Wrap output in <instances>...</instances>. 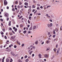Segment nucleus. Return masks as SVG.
<instances>
[{"label": "nucleus", "mask_w": 62, "mask_h": 62, "mask_svg": "<svg viewBox=\"0 0 62 62\" xmlns=\"http://www.w3.org/2000/svg\"><path fill=\"white\" fill-rule=\"evenodd\" d=\"M4 16L6 17H8V13H6L4 15Z\"/></svg>", "instance_id": "nucleus-1"}, {"label": "nucleus", "mask_w": 62, "mask_h": 62, "mask_svg": "<svg viewBox=\"0 0 62 62\" xmlns=\"http://www.w3.org/2000/svg\"><path fill=\"white\" fill-rule=\"evenodd\" d=\"M47 26H48V27H52V26H53V24H52V23H51L50 24H48Z\"/></svg>", "instance_id": "nucleus-2"}, {"label": "nucleus", "mask_w": 62, "mask_h": 62, "mask_svg": "<svg viewBox=\"0 0 62 62\" xmlns=\"http://www.w3.org/2000/svg\"><path fill=\"white\" fill-rule=\"evenodd\" d=\"M4 5H7L8 4V2L7 1V0H4Z\"/></svg>", "instance_id": "nucleus-3"}, {"label": "nucleus", "mask_w": 62, "mask_h": 62, "mask_svg": "<svg viewBox=\"0 0 62 62\" xmlns=\"http://www.w3.org/2000/svg\"><path fill=\"white\" fill-rule=\"evenodd\" d=\"M60 50V48H59L58 49L57 52L56 53L57 55H58V52H59V51Z\"/></svg>", "instance_id": "nucleus-4"}, {"label": "nucleus", "mask_w": 62, "mask_h": 62, "mask_svg": "<svg viewBox=\"0 0 62 62\" xmlns=\"http://www.w3.org/2000/svg\"><path fill=\"white\" fill-rule=\"evenodd\" d=\"M41 56L42 55L40 54H39L38 56L39 58H41Z\"/></svg>", "instance_id": "nucleus-5"}, {"label": "nucleus", "mask_w": 62, "mask_h": 62, "mask_svg": "<svg viewBox=\"0 0 62 62\" xmlns=\"http://www.w3.org/2000/svg\"><path fill=\"white\" fill-rule=\"evenodd\" d=\"M36 26H33L32 29L33 30H34L36 29Z\"/></svg>", "instance_id": "nucleus-6"}, {"label": "nucleus", "mask_w": 62, "mask_h": 62, "mask_svg": "<svg viewBox=\"0 0 62 62\" xmlns=\"http://www.w3.org/2000/svg\"><path fill=\"white\" fill-rule=\"evenodd\" d=\"M11 39H12V41H15V40H14V39L13 38V37L11 36Z\"/></svg>", "instance_id": "nucleus-7"}, {"label": "nucleus", "mask_w": 62, "mask_h": 62, "mask_svg": "<svg viewBox=\"0 0 62 62\" xmlns=\"http://www.w3.org/2000/svg\"><path fill=\"white\" fill-rule=\"evenodd\" d=\"M48 35H49L48 36L49 37H51V35L50 34V32H48Z\"/></svg>", "instance_id": "nucleus-8"}, {"label": "nucleus", "mask_w": 62, "mask_h": 62, "mask_svg": "<svg viewBox=\"0 0 62 62\" xmlns=\"http://www.w3.org/2000/svg\"><path fill=\"white\" fill-rule=\"evenodd\" d=\"M11 54H12V55H15V54L13 53V52H11Z\"/></svg>", "instance_id": "nucleus-9"}, {"label": "nucleus", "mask_w": 62, "mask_h": 62, "mask_svg": "<svg viewBox=\"0 0 62 62\" xmlns=\"http://www.w3.org/2000/svg\"><path fill=\"white\" fill-rule=\"evenodd\" d=\"M5 57H4L3 58V59H2V62H4V59H5Z\"/></svg>", "instance_id": "nucleus-10"}, {"label": "nucleus", "mask_w": 62, "mask_h": 62, "mask_svg": "<svg viewBox=\"0 0 62 62\" xmlns=\"http://www.w3.org/2000/svg\"><path fill=\"white\" fill-rule=\"evenodd\" d=\"M24 4L25 5V6H28V4L27 3V2H25L24 3Z\"/></svg>", "instance_id": "nucleus-11"}, {"label": "nucleus", "mask_w": 62, "mask_h": 62, "mask_svg": "<svg viewBox=\"0 0 62 62\" xmlns=\"http://www.w3.org/2000/svg\"><path fill=\"white\" fill-rule=\"evenodd\" d=\"M32 27H30L29 29V30L30 31V30H32Z\"/></svg>", "instance_id": "nucleus-12"}, {"label": "nucleus", "mask_w": 62, "mask_h": 62, "mask_svg": "<svg viewBox=\"0 0 62 62\" xmlns=\"http://www.w3.org/2000/svg\"><path fill=\"white\" fill-rule=\"evenodd\" d=\"M11 21H10L9 22V24L8 25H9V26H10L11 25Z\"/></svg>", "instance_id": "nucleus-13"}, {"label": "nucleus", "mask_w": 62, "mask_h": 62, "mask_svg": "<svg viewBox=\"0 0 62 62\" xmlns=\"http://www.w3.org/2000/svg\"><path fill=\"white\" fill-rule=\"evenodd\" d=\"M50 49V47H47V51H49Z\"/></svg>", "instance_id": "nucleus-14"}, {"label": "nucleus", "mask_w": 62, "mask_h": 62, "mask_svg": "<svg viewBox=\"0 0 62 62\" xmlns=\"http://www.w3.org/2000/svg\"><path fill=\"white\" fill-rule=\"evenodd\" d=\"M6 61L7 62H8L9 61V60L8 59H6Z\"/></svg>", "instance_id": "nucleus-15"}, {"label": "nucleus", "mask_w": 62, "mask_h": 62, "mask_svg": "<svg viewBox=\"0 0 62 62\" xmlns=\"http://www.w3.org/2000/svg\"><path fill=\"white\" fill-rule=\"evenodd\" d=\"M47 17L48 18H50V16H48V15L47 14Z\"/></svg>", "instance_id": "nucleus-16"}, {"label": "nucleus", "mask_w": 62, "mask_h": 62, "mask_svg": "<svg viewBox=\"0 0 62 62\" xmlns=\"http://www.w3.org/2000/svg\"><path fill=\"white\" fill-rule=\"evenodd\" d=\"M53 34H55V30H53Z\"/></svg>", "instance_id": "nucleus-17"}, {"label": "nucleus", "mask_w": 62, "mask_h": 62, "mask_svg": "<svg viewBox=\"0 0 62 62\" xmlns=\"http://www.w3.org/2000/svg\"><path fill=\"white\" fill-rule=\"evenodd\" d=\"M54 51L55 52H56V48H54Z\"/></svg>", "instance_id": "nucleus-18"}, {"label": "nucleus", "mask_w": 62, "mask_h": 62, "mask_svg": "<svg viewBox=\"0 0 62 62\" xmlns=\"http://www.w3.org/2000/svg\"><path fill=\"white\" fill-rule=\"evenodd\" d=\"M18 62H22V61L21 60L19 59L18 60Z\"/></svg>", "instance_id": "nucleus-19"}, {"label": "nucleus", "mask_w": 62, "mask_h": 62, "mask_svg": "<svg viewBox=\"0 0 62 62\" xmlns=\"http://www.w3.org/2000/svg\"><path fill=\"white\" fill-rule=\"evenodd\" d=\"M26 33V31H23V33L24 34H25Z\"/></svg>", "instance_id": "nucleus-20"}, {"label": "nucleus", "mask_w": 62, "mask_h": 62, "mask_svg": "<svg viewBox=\"0 0 62 62\" xmlns=\"http://www.w3.org/2000/svg\"><path fill=\"white\" fill-rule=\"evenodd\" d=\"M0 33L1 35H3L4 34V32L3 31H1L0 32Z\"/></svg>", "instance_id": "nucleus-21"}, {"label": "nucleus", "mask_w": 62, "mask_h": 62, "mask_svg": "<svg viewBox=\"0 0 62 62\" xmlns=\"http://www.w3.org/2000/svg\"><path fill=\"white\" fill-rule=\"evenodd\" d=\"M17 44H19V45H21V44H20V43L18 41H17Z\"/></svg>", "instance_id": "nucleus-22"}, {"label": "nucleus", "mask_w": 62, "mask_h": 62, "mask_svg": "<svg viewBox=\"0 0 62 62\" xmlns=\"http://www.w3.org/2000/svg\"><path fill=\"white\" fill-rule=\"evenodd\" d=\"M12 11H15V9L14 8H13L12 9Z\"/></svg>", "instance_id": "nucleus-23"}, {"label": "nucleus", "mask_w": 62, "mask_h": 62, "mask_svg": "<svg viewBox=\"0 0 62 62\" xmlns=\"http://www.w3.org/2000/svg\"><path fill=\"white\" fill-rule=\"evenodd\" d=\"M28 11H29V12H30L31 11V8L29 9Z\"/></svg>", "instance_id": "nucleus-24"}, {"label": "nucleus", "mask_w": 62, "mask_h": 62, "mask_svg": "<svg viewBox=\"0 0 62 62\" xmlns=\"http://www.w3.org/2000/svg\"><path fill=\"white\" fill-rule=\"evenodd\" d=\"M32 8H36V6H35L34 5H33V6H32Z\"/></svg>", "instance_id": "nucleus-25"}, {"label": "nucleus", "mask_w": 62, "mask_h": 62, "mask_svg": "<svg viewBox=\"0 0 62 62\" xmlns=\"http://www.w3.org/2000/svg\"><path fill=\"white\" fill-rule=\"evenodd\" d=\"M35 43L36 44H38V40H37V41L35 42Z\"/></svg>", "instance_id": "nucleus-26"}, {"label": "nucleus", "mask_w": 62, "mask_h": 62, "mask_svg": "<svg viewBox=\"0 0 62 62\" xmlns=\"http://www.w3.org/2000/svg\"><path fill=\"white\" fill-rule=\"evenodd\" d=\"M19 5H22V3L21 2L19 1Z\"/></svg>", "instance_id": "nucleus-27"}, {"label": "nucleus", "mask_w": 62, "mask_h": 62, "mask_svg": "<svg viewBox=\"0 0 62 62\" xmlns=\"http://www.w3.org/2000/svg\"><path fill=\"white\" fill-rule=\"evenodd\" d=\"M55 31H56V32H57V31H58V29H57L56 28L55 29Z\"/></svg>", "instance_id": "nucleus-28"}, {"label": "nucleus", "mask_w": 62, "mask_h": 62, "mask_svg": "<svg viewBox=\"0 0 62 62\" xmlns=\"http://www.w3.org/2000/svg\"><path fill=\"white\" fill-rule=\"evenodd\" d=\"M49 42H50V41H47V44H48V43H49Z\"/></svg>", "instance_id": "nucleus-29"}, {"label": "nucleus", "mask_w": 62, "mask_h": 62, "mask_svg": "<svg viewBox=\"0 0 62 62\" xmlns=\"http://www.w3.org/2000/svg\"><path fill=\"white\" fill-rule=\"evenodd\" d=\"M10 51H11V49H9L8 50V52H9Z\"/></svg>", "instance_id": "nucleus-30"}, {"label": "nucleus", "mask_w": 62, "mask_h": 62, "mask_svg": "<svg viewBox=\"0 0 62 62\" xmlns=\"http://www.w3.org/2000/svg\"><path fill=\"white\" fill-rule=\"evenodd\" d=\"M32 48H33L34 49H35V48H36V47L35 46H32Z\"/></svg>", "instance_id": "nucleus-31"}, {"label": "nucleus", "mask_w": 62, "mask_h": 62, "mask_svg": "<svg viewBox=\"0 0 62 62\" xmlns=\"http://www.w3.org/2000/svg\"><path fill=\"white\" fill-rule=\"evenodd\" d=\"M25 58H26L27 57V55H26L25 56Z\"/></svg>", "instance_id": "nucleus-32"}, {"label": "nucleus", "mask_w": 62, "mask_h": 62, "mask_svg": "<svg viewBox=\"0 0 62 62\" xmlns=\"http://www.w3.org/2000/svg\"><path fill=\"white\" fill-rule=\"evenodd\" d=\"M29 60H28V59H27L25 61L26 62H28Z\"/></svg>", "instance_id": "nucleus-33"}, {"label": "nucleus", "mask_w": 62, "mask_h": 62, "mask_svg": "<svg viewBox=\"0 0 62 62\" xmlns=\"http://www.w3.org/2000/svg\"><path fill=\"white\" fill-rule=\"evenodd\" d=\"M18 3V2L17 1H16L15 2L16 4L17 5V3Z\"/></svg>", "instance_id": "nucleus-34"}, {"label": "nucleus", "mask_w": 62, "mask_h": 62, "mask_svg": "<svg viewBox=\"0 0 62 62\" xmlns=\"http://www.w3.org/2000/svg\"><path fill=\"white\" fill-rule=\"evenodd\" d=\"M41 15V13H38V15Z\"/></svg>", "instance_id": "nucleus-35"}, {"label": "nucleus", "mask_w": 62, "mask_h": 62, "mask_svg": "<svg viewBox=\"0 0 62 62\" xmlns=\"http://www.w3.org/2000/svg\"><path fill=\"white\" fill-rule=\"evenodd\" d=\"M22 17L23 16H21L19 18V19H21V18H22Z\"/></svg>", "instance_id": "nucleus-36"}, {"label": "nucleus", "mask_w": 62, "mask_h": 62, "mask_svg": "<svg viewBox=\"0 0 62 62\" xmlns=\"http://www.w3.org/2000/svg\"><path fill=\"white\" fill-rule=\"evenodd\" d=\"M17 30V28L15 30V32H16Z\"/></svg>", "instance_id": "nucleus-37"}, {"label": "nucleus", "mask_w": 62, "mask_h": 62, "mask_svg": "<svg viewBox=\"0 0 62 62\" xmlns=\"http://www.w3.org/2000/svg\"><path fill=\"white\" fill-rule=\"evenodd\" d=\"M24 45V44H22V47H23Z\"/></svg>", "instance_id": "nucleus-38"}, {"label": "nucleus", "mask_w": 62, "mask_h": 62, "mask_svg": "<svg viewBox=\"0 0 62 62\" xmlns=\"http://www.w3.org/2000/svg\"><path fill=\"white\" fill-rule=\"evenodd\" d=\"M4 38L5 39H7V36H5L4 37Z\"/></svg>", "instance_id": "nucleus-39"}, {"label": "nucleus", "mask_w": 62, "mask_h": 62, "mask_svg": "<svg viewBox=\"0 0 62 62\" xmlns=\"http://www.w3.org/2000/svg\"><path fill=\"white\" fill-rule=\"evenodd\" d=\"M31 31H29L28 32V34H30V33H31Z\"/></svg>", "instance_id": "nucleus-40"}, {"label": "nucleus", "mask_w": 62, "mask_h": 62, "mask_svg": "<svg viewBox=\"0 0 62 62\" xmlns=\"http://www.w3.org/2000/svg\"><path fill=\"white\" fill-rule=\"evenodd\" d=\"M2 31L4 32H5V30L4 29H2Z\"/></svg>", "instance_id": "nucleus-41"}, {"label": "nucleus", "mask_w": 62, "mask_h": 62, "mask_svg": "<svg viewBox=\"0 0 62 62\" xmlns=\"http://www.w3.org/2000/svg\"><path fill=\"white\" fill-rule=\"evenodd\" d=\"M32 52H33V51H31V52L29 54L30 55H31V54H32Z\"/></svg>", "instance_id": "nucleus-42"}, {"label": "nucleus", "mask_w": 62, "mask_h": 62, "mask_svg": "<svg viewBox=\"0 0 62 62\" xmlns=\"http://www.w3.org/2000/svg\"><path fill=\"white\" fill-rule=\"evenodd\" d=\"M0 20L1 22H3V19H1Z\"/></svg>", "instance_id": "nucleus-43"}, {"label": "nucleus", "mask_w": 62, "mask_h": 62, "mask_svg": "<svg viewBox=\"0 0 62 62\" xmlns=\"http://www.w3.org/2000/svg\"><path fill=\"white\" fill-rule=\"evenodd\" d=\"M45 57H47V54H45Z\"/></svg>", "instance_id": "nucleus-44"}, {"label": "nucleus", "mask_w": 62, "mask_h": 62, "mask_svg": "<svg viewBox=\"0 0 62 62\" xmlns=\"http://www.w3.org/2000/svg\"><path fill=\"white\" fill-rule=\"evenodd\" d=\"M31 18H32V17L29 16V19H31Z\"/></svg>", "instance_id": "nucleus-45"}, {"label": "nucleus", "mask_w": 62, "mask_h": 62, "mask_svg": "<svg viewBox=\"0 0 62 62\" xmlns=\"http://www.w3.org/2000/svg\"><path fill=\"white\" fill-rule=\"evenodd\" d=\"M51 6H49L47 7V8H50L51 7Z\"/></svg>", "instance_id": "nucleus-46"}, {"label": "nucleus", "mask_w": 62, "mask_h": 62, "mask_svg": "<svg viewBox=\"0 0 62 62\" xmlns=\"http://www.w3.org/2000/svg\"><path fill=\"white\" fill-rule=\"evenodd\" d=\"M37 6L38 7H39L40 6V5L39 4H37Z\"/></svg>", "instance_id": "nucleus-47"}, {"label": "nucleus", "mask_w": 62, "mask_h": 62, "mask_svg": "<svg viewBox=\"0 0 62 62\" xmlns=\"http://www.w3.org/2000/svg\"><path fill=\"white\" fill-rule=\"evenodd\" d=\"M16 47H17V46H14V48H16Z\"/></svg>", "instance_id": "nucleus-48"}, {"label": "nucleus", "mask_w": 62, "mask_h": 62, "mask_svg": "<svg viewBox=\"0 0 62 62\" xmlns=\"http://www.w3.org/2000/svg\"><path fill=\"white\" fill-rule=\"evenodd\" d=\"M28 23H30V21H29V20H28Z\"/></svg>", "instance_id": "nucleus-49"}, {"label": "nucleus", "mask_w": 62, "mask_h": 62, "mask_svg": "<svg viewBox=\"0 0 62 62\" xmlns=\"http://www.w3.org/2000/svg\"><path fill=\"white\" fill-rule=\"evenodd\" d=\"M17 8H20V6L19 5H18L17 6Z\"/></svg>", "instance_id": "nucleus-50"}, {"label": "nucleus", "mask_w": 62, "mask_h": 62, "mask_svg": "<svg viewBox=\"0 0 62 62\" xmlns=\"http://www.w3.org/2000/svg\"><path fill=\"white\" fill-rule=\"evenodd\" d=\"M37 9H39V7H38L37 8Z\"/></svg>", "instance_id": "nucleus-51"}, {"label": "nucleus", "mask_w": 62, "mask_h": 62, "mask_svg": "<svg viewBox=\"0 0 62 62\" xmlns=\"http://www.w3.org/2000/svg\"><path fill=\"white\" fill-rule=\"evenodd\" d=\"M28 53H30L31 52V51L30 50H29L28 51Z\"/></svg>", "instance_id": "nucleus-52"}, {"label": "nucleus", "mask_w": 62, "mask_h": 62, "mask_svg": "<svg viewBox=\"0 0 62 62\" xmlns=\"http://www.w3.org/2000/svg\"><path fill=\"white\" fill-rule=\"evenodd\" d=\"M44 44V42H43L41 44V45H42Z\"/></svg>", "instance_id": "nucleus-53"}, {"label": "nucleus", "mask_w": 62, "mask_h": 62, "mask_svg": "<svg viewBox=\"0 0 62 62\" xmlns=\"http://www.w3.org/2000/svg\"><path fill=\"white\" fill-rule=\"evenodd\" d=\"M49 21L50 22H53V21H52V20H51V19L49 20Z\"/></svg>", "instance_id": "nucleus-54"}, {"label": "nucleus", "mask_w": 62, "mask_h": 62, "mask_svg": "<svg viewBox=\"0 0 62 62\" xmlns=\"http://www.w3.org/2000/svg\"><path fill=\"white\" fill-rule=\"evenodd\" d=\"M29 26H30V25H27V27H29Z\"/></svg>", "instance_id": "nucleus-55"}, {"label": "nucleus", "mask_w": 62, "mask_h": 62, "mask_svg": "<svg viewBox=\"0 0 62 62\" xmlns=\"http://www.w3.org/2000/svg\"><path fill=\"white\" fill-rule=\"evenodd\" d=\"M60 29H61V30H62V26H61V27Z\"/></svg>", "instance_id": "nucleus-56"}, {"label": "nucleus", "mask_w": 62, "mask_h": 62, "mask_svg": "<svg viewBox=\"0 0 62 62\" xmlns=\"http://www.w3.org/2000/svg\"><path fill=\"white\" fill-rule=\"evenodd\" d=\"M34 55H34V54H32V56H34Z\"/></svg>", "instance_id": "nucleus-57"}, {"label": "nucleus", "mask_w": 62, "mask_h": 62, "mask_svg": "<svg viewBox=\"0 0 62 62\" xmlns=\"http://www.w3.org/2000/svg\"><path fill=\"white\" fill-rule=\"evenodd\" d=\"M9 29V30H11L12 29H11V28H10Z\"/></svg>", "instance_id": "nucleus-58"}, {"label": "nucleus", "mask_w": 62, "mask_h": 62, "mask_svg": "<svg viewBox=\"0 0 62 62\" xmlns=\"http://www.w3.org/2000/svg\"><path fill=\"white\" fill-rule=\"evenodd\" d=\"M7 9H9V7L8 6L7 7Z\"/></svg>", "instance_id": "nucleus-59"}, {"label": "nucleus", "mask_w": 62, "mask_h": 62, "mask_svg": "<svg viewBox=\"0 0 62 62\" xmlns=\"http://www.w3.org/2000/svg\"><path fill=\"white\" fill-rule=\"evenodd\" d=\"M9 20V18H7V21H8Z\"/></svg>", "instance_id": "nucleus-60"}, {"label": "nucleus", "mask_w": 62, "mask_h": 62, "mask_svg": "<svg viewBox=\"0 0 62 62\" xmlns=\"http://www.w3.org/2000/svg\"><path fill=\"white\" fill-rule=\"evenodd\" d=\"M10 61H13V60H12V59H11L10 60Z\"/></svg>", "instance_id": "nucleus-61"}, {"label": "nucleus", "mask_w": 62, "mask_h": 62, "mask_svg": "<svg viewBox=\"0 0 62 62\" xmlns=\"http://www.w3.org/2000/svg\"><path fill=\"white\" fill-rule=\"evenodd\" d=\"M55 35H53V37H55Z\"/></svg>", "instance_id": "nucleus-62"}, {"label": "nucleus", "mask_w": 62, "mask_h": 62, "mask_svg": "<svg viewBox=\"0 0 62 62\" xmlns=\"http://www.w3.org/2000/svg\"><path fill=\"white\" fill-rule=\"evenodd\" d=\"M40 8H43V7L42 6H41L40 7Z\"/></svg>", "instance_id": "nucleus-63"}, {"label": "nucleus", "mask_w": 62, "mask_h": 62, "mask_svg": "<svg viewBox=\"0 0 62 62\" xmlns=\"http://www.w3.org/2000/svg\"><path fill=\"white\" fill-rule=\"evenodd\" d=\"M15 27H13V29H15Z\"/></svg>", "instance_id": "nucleus-64"}]
</instances>
